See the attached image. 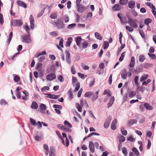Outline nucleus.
<instances>
[{"mask_svg": "<svg viewBox=\"0 0 156 156\" xmlns=\"http://www.w3.org/2000/svg\"><path fill=\"white\" fill-rule=\"evenodd\" d=\"M139 34L141 35L142 37L144 39H145V34H144L143 30H139Z\"/></svg>", "mask_w": 156, "mask_h": 156, "instance_id": "nucleus-36", "label": "nucleus"}, {"mask_svg": "<svg viewBox=\"0 0 156 156\" xmlns=\"http://www.w3.org/2000/svg\"><path fill=\"white\" fill-rule=\"evenodd\" d=\"M58 128L63 131L64 130L65 127L62 124H58L57 126Z\"/></svg>", "mask_w": 156, "mask_h": 156, "instance_id": "nucleus-51", "label": "nucleus"}, {"mask_svg": "<svg viewBox=\"0 0 156 156\" xmlns=\"http://www.w3.org/2000/svg\"><path fill=\"white\" fill-rule=\"evenodd\" d=\"M45 58L44 56H41L38 58V61L39 62H41L45 59Z\"/></svg>", "mask_w": 156, "mask_h": 156, "instance_id": "nucleus-56", "label": "nucleus"}, {"mask_svg": "<svg viewBox=\"0 0 156 156\" xmlns=\"http://www.w3.org/2000/svg\"><path fill=\"white\" fill-rule=\"evenodd\" d=\"M52 23L53 24L55 23V26L58 30L64 29L65 27V25L61 18H58L56 21H54Z\"/></svg>", "mask_w": 156, "mask_h": 156, "instance_id": "nucleus-1", "label": "nucleus"}, {"mask_svg": "<svg viewBox=\"0 0 156 156\" xmlns=\"http://www.w3.org/2000/svg\"><path fill=\"white\" fill-rule=\"evenodd\" d=\"M77 8V11L81 13H83V11L85 9V8L84 7V6L82 4H81L80 5H79L78 7H76Z\"/></svg>", "mask_w": 156, "mask_h": 156, "instance_id": "nucleus-13", "label": "nucleus"}, {"mask_svg": "<svg viewBox=\"0 0 156 156\" xmlns=\"http://www.w3.org/2000/svg\"><path fill=\"white\" fill-rule=\"evenodd\" d=\"M93 91H87L85 93L84 96L90 98H91V96L93 95Z\"/></svg>", "mask_w": 156, "mask_h": 156, "instance_id": "nucleus-21", "label": "nucleus"}, {"mask_svg": "<svg viewBox=\"0 0 156 156\" xmlns=\"http://www.w3.org/2000/svg\"><path fill=\"white\" fill-rule=\"evenodd\" d=\"M73 39V38L71 37H69L68 38L67 42L66 43V45L67 47H69L70 46L72 42Z\"/></svg>", "mask_w": 156, "mask_h": 156, "instance_id": "nucleus-19", "label": "nucleus"}, {"mask_svg": "<svg viewBox=\"0 0 156 156\" xmlns=\"http://www.w3.org/2000/svg\"><path fill=\"white\" fill-rule=\"evenodd\" d=\"M38 107V105L37 103L35 101H33L31 105V108L32 109H37Z\"/></svg>", "mask_w": 156, "mask_h": 156, "instance_id": "nucleus-20", "label": "nucleus"}, {"mask_svg": "<svg viewBox=\"0 0 156 156\" xmlns=\"http://www.w3.org/2000/svg\"><path fill=\"white\" fill-rule=\"evenodd\" d=\"M30 121L31 122V124L34 126H36L37 125V123L36 121L34 120L33 119L30 118Z\"/></svg>", "mask_w": 156, "mask_h": 156, "instance_id": "nucleus-44", "label": "nucleus"}, {"mask_svg": "<svg viewBox=\"0 0 156 156\" xmlns=\"http://www.w3.org/2000/svg\"><path fill=\"white\" fill-rule=\"evenodd\" d=\"M64 124L65 125L71 128L72 127V125L67 120H65L64 121Z\"/></svg>", "mask_w": 156, "mask_h": 156, "instance_id": "nucleus-45", "label": "nucleus"}, {"mask_svg": "<svg viewBox=\"0 0 156 156\" xmlns=\"http://www.w3.org/2000/svg\"><path fill=\"white\" fill-rule=\"evenodd\" d=\"M127 140L128 141L132 142L135 140V139L131 135H130L127 138Z\"/></svg>", "mask_w": 156, "mask_h": 156, "instance_id": "nucleus-62", "label": "nucleus"}, {"mask_svg": "<svg viewBox=\"0 0 156 156\" xmlns=\"http://www.w3.org/2000/svg\"><path fill=\"white\" fill-rule=\"evenodd\" d=\"M22 39L23 41L27 43H30L32 42V40L30 37L29 35L26 34L24 36H22Z\"/></svg>", "mask_w": 156, "mask_h": 156, "instance_id": "nucleus-3", "label": "nucleus"}, {"mask_svg": "<svg viewBox=\"0 0 156 156\" xmlns=\"http://www.w3.org/2000/svg\"><path fill=\"white\" fill-rule=\"evenodd\" d=\"M137 120L136 119H132L129 120L128 124L129 126L132 125L134 124H136L137 122Z\"/></svg>", "mask_w": 156, "mask_h": 156, "instance_id": "nucleus-17", "label": "nucleus"}, {"mask_svg": "<svg viewBox=\"0 0 156 156\" xmlns=\"http://www.w3.org/2000/svg\"><path fill=\"white\" fill-rule=\"evenodd\" d=\"M117 119H115L112 121L111 124V128L113 130H115L116 129Z\"/></svg>", "mask_w": 156, "mask_h": 156, "instance_id": "nucleus-10", "label": "nucleus"}, {"mask_svg": "<svg viewBox=\"0 0 156 156\" xmlns=\"http://www.w3.org/2000/svg\"><path fill=\"white\" fill-rule=\"evenodd\" d=\"M125 44H124L123 45H121L120 48H118V51L117 52V55H119V53L121 52L122 50L125 47Z\"/></svg>", "mask_w": 156, "mask_h": 156, "instance_id": "nucleus-31", "label": "nucleus"}, {"mask_svg": "<svg viewBox=\"0 0 156 156\" xmlns=\"http://www.w3.org/2000/svg\"><path fill=\"white\" fill-rule=\"evenodd\" d=\"M42 138V137L39 135H36L35 136V139L37 141H40Z\"/></svg>", "mask_w": 156, "mask_h": 156, "instance_id": "nucleus-55", "label": "nucleus"}, {"mask_svg": "<svg viewBox=\"0 0 156 156\" xmlns=\"http://www.w3.org/2000/svg\"><path fill=\"white\" fill-rule=\"evenodd\" d=\"M112 119L111 116H109L107 118L104 124V127L105 128L107 129L108 128L110 123Z\"/></svg>", "mask_w": 156, "mask_h": 156, "instance_id": "nucleus-4", "label": "nucleus"}, {"mask_svg": "<svg viewBox=\"0 0 156 156\" xmlns=\"http://www.w3.org/2000/svg\"><path fill=\"white\" fill-rule=\"evenodd\" d=\"M143 65L141 64L140 65H138L136 68L135 70V72L136 74H139L143 70Z\"/></svg>", "mask_w": 156, "mask_h": 156, "instance_id": "nucleus-9", "label": "nucleus"}, {"mask_svg": "<svg viewBox=\"0 0 156 156\" xmlns=\"http://www.w3.org/2000/svg\"><path fill=\"white\" fill-rule=\"evenodd\" d=\"M12 76H14L13 80L16 82H18L20 80V77L15 74H13Z\"/></svg>", "mask_w": 156, "mask_h": 156, "instance_id": "nucleus-25", "label": "nucleus"}, {"mask_svg": "<svg viewBox=\"0 0 156 156\" xmlns=\"http://www.w3.org/2000/svg\"><path fill=\"white\" fill-rule=\"evenodd\" d=\"M82 39L81 36L77 37L76 38V42L77 46L80 47V44Z\"/></svg>", "mask_w": 156, "mask_h": 156, "instance_id": "nucleus-14", "label": "nucleus"}, {"mask_svg": "<svg viewBox=\"0 0 156 156\" xmlns=\"http://www.w3.org/2000/svg\"><path fill=\"white\" fill-rule=\"evenodd\" d=\"M121 132L122 134L126 136L127 134V131L126 130L124 129V128L123 127H122L121 129Z\"/></svg>", "mask_w": 156, "mask_h": 156, "instance_id": "nucleus-38", "label": "nucleus"}, {"mask_svg": "<svg viewBox=\"0 0 156 156\" xmlns=\"http://www.w3.org/2000/svg\"><path fill=\"white\" fill-rule=\"evenodd\" d=\"M109 45V43L107 41H104L103 43V49L105 50L108 47Z\"/></svg>", "mask_w": 156, "mask_h": 156, "instance_id": "nucleus-32", "label": "nucleus"}, {"mask_svg": "<svg viewBox=\"0 0 156 156\" xmlns=\"http://www.w3.org/2000/svg\"><path fill=\"white\" fill-rule=\"evenodd\" d=\"M50 69L52 73L55 72L56 70L55 66L54 64L51 65L50 67Z\"/></svg>", "mask_w": 156, "mask_h": 156, "instance_id": "nucleus-37", "label": "nucleus"}, {"mask_svg": "<svg viewBox=\"0 0 156 156\" xmlns=\"http://www.w3.org/2000/svg\"><path fill=\"white\" fill-rule=\"evenodd\" d=\"M126 28L127 30H128L129 32H132L133 30V29L128 26H126Z\"/></svg>", "mask_w": 156, "mask_h": 156, "instance_id": "nucleus-63", "label": "nucleus"}, {"mask_svg": "<svg viewBox=\"0 0 156 156\" xmlns=\"http://www.w3.org/2000/svg\"><path fill=\"white\" fill-rule=\"evenodd\" d=\"M82 47L81 48V50H82L83 49L87 48L88 45V44L86 41H85L83 42L82 44Z\"/></svg>", "mask_w": 156, "mask_h": 156, "instance_id": "nucleus-22", "label": "nucleus"}, {"mask_svg": "<svg viewBox=\"0 0 156 156\" xmlns=\"http://www.w3.org/2000/svg\"><path fill=\"white\" fill-rule=\"evenodd\" d=\"M65 53L66 55V61L68 63L70 64L71 62V61L69 51L68 50H66L65 51Z\"/></svg>", "mask_w": 156, "mask_h": 156, "instance_id": "nucleus-6", "label": "nucleus"}, {"mask_svg": "<svg viewBox=\"0 0 156 156\" xmlns=\"http://www.w3.org/2000/svg\"><path fill=\"white\" fill-rule=\"evenodd\" d=\"M53 107L55 109H58L59 110H62V107L60 105L54 104L53 105Z\"/></svg>", "mask_w": 156, "mask_h": 156, "instance_id": "nucleus-41", "label": "nucleus"}, {"mask_svg": "<svg viewBox=\"0 0 156 156\" xmlns=\"http://www.w3.org/2000/svg\"><path fill=\"white\" fill-rule=\"evenodd\" d=\"M56 78V76L54 73H51L47 75L46 78L48 80L51 81Z\"/></svg>", "mask_w": 156, "mask_h": 156, "instance_id": "nucleus-5", "label": "nucleus"}, {"mask_svg": "<svg viewBox=\"0 0 156 156\" xmlns=\"http://www.w3.org/2000/svg\"><path fill=\"white\" fill-rule=\"evenodd\" d=\"M45 9V8L44 7L41 10L40 12L37 14V18L40 17L43 15V13L44 12Z\"/></svg>", "mask_w": 156, "mask_h": 156, "instance_id": "nucleus-42", "label": "nucleus"}, {"mask_svg": "<svg viewBox=\"0 0 156 156\" xmlns=\"http://www.w3.org/2000/svg\"><path fill=\"white\" fill-rule=\"evenodd\" d=\"M144 105L147 110H151L153 109V107L152 106L147 103H145L144 104Z\"/></svg>", "mask_w": 156, "mask_h": 156, "instance_id": "nucleus-16", "label": "nucleus"}, {"mask_svg": "<svg viewBox=\"0 0 156 156\" xmlns=\"http://www.w3.org/2000/svg\"><path fill=\"white\" fill-rule=\"evenodd\" d=\"M127 20V18L126 17L123 16L122 17V21H121L120 22L122 23H128Z\"/></svg>", "mask_w": 156, "mask_h": 156, "instance_id": "nucleus-49", "label": "nucleus"}, {"mask_svg": "<svg viewBox=\"0 0 156 156\" xmlns=\"http://www.w3.org/2000/svg\"><path fill=\"white\" fill-rule=\"evenodd\" d=\"M122 153L124 155V156H127L128 154L127 150L126 148L123 147L122 149Z\"/></svg>", "mask_w": 156, "mask_h": 156, "instance_id": "nucleus-33", "label": "nucleus"}, {"mask_svg": "<svg viewBox=\"0 0 156 156\" xmlns=\"http://www.w3.org/2000/svg\"><path fill=\"white\" fill-rule=\"evenodd\" d=\"M80 83L79 82H77L76 84V86L75 87L74 91L76 92L77 91H78L80 88Z\"/></svg>", "mask_w": 156, "mask_h": 156, "instance_id": "nucleus-50", "label": "nucleus"}, {"mask_svg": "<svg viewBox=\"0 0 156 156\" xmlns=\"http://www.w3.org/2000/svg\"><path fill=\"white\" fill-rule=\"evenodd\" d=\"M29 20L30 23V28L31 29L33 30L34 28V16L32 15L30 16Z\"/></svg>", "mask_w": 156, "mask_h": 156, "instance_id": "nucleus-8", "label": "nucleus"}, {"mask_svg": "<svg viewBox=\"0 0 156 156\" xmlns=\"http://www.w3.org/2000/svg\"><path fill=\"white\" fill-rule=\"evenodd\" d=\"M76 106L77 108L78 111L80 112H81L82 111V108L78 103H76Z\"/></svg>", "mask_w": 156, "mask_h": 156, "instance_id": "nucleus-34", "label": "nucleus"}, {"mask_svg": "<svg viewBox=\"0 0 156 156\" xmlns=\"http://www.w3.org/2000/svg\"><path fill=\"white\" fill-rule=\"evenodd\" d=\"M93 135L99 136L100 135V134L99 133H97L93 132V133H91L90 134H89L88 135V137H89Z\"/></svg>", "mask_w": 156, "mask_h": 156, "instance_id": "nucleus-57", "label": "nucleus"}, {"mask_svg": "<svg viewBox=\"0 0 156 156\" xmlns=\"http://www.w3.org/2000/svg\"><path fill=\"white\" fill-rule=\"evenodd\" d=\"M71 70L72 73L73 74H75L76 73V71L75 69V68L74 67V66H73L71 68Z\"/></svg>", "mask_w": 156, "mask_h": 156, "instance_id": "nucleus-64", "label": "nucleus"}, {"mask_svg": "<svg viewBox=\"0 0 156 156\" xmlns=\"http://www.w3.org/2000/svg\"><path fill=\"white\" fill-rule=\"evenodd\" d=\"M135 2L133 0H130L129 1L128 3V6L130 9H132L135 6Z\"/></svg>", "mask_w": 156, "mask_h": 156, "instance_id": "nucleus-15", "label": "nucleus"}, {"mask_svg": "<svg viewBox=\"0 0 156 156\" xmlns=\"http://www.w3.org/2000/svg\"><path fill=\"white\" fill-rule=\"evenodd\" d=\"M128 2V0H120L119 3L122 5H126Z\"/></svg>", "mask_w": 156, "mask_h": 156, "instance_id": "nucleus-35", "label": "nucleus"}, {"mask_svg": "<svg viewBox=\"0 0 156 156\" xmlns=\"http://www.w3.org/2000/svg\"><path fill=\"white\" fill-rule=\"evenodd\" d=\"M63 38H62L59 41V45L61 47L63 48L64 46H63Z\"/></svg>", "mask_w": 156, "mask_h": 156, "instance_id": "nucleus-60", "label": "nucleus"}, {"mask_svg": "<svg viewBox=\"0 0 156 156\" xmlns=\"http://www.w3.org/2000/svg\"><path fill=\"white\" fill-rule=\"evenodd\" d=\"M148 77V76L147 74H143L141 77L140 78V81L141 82H143L144 81L146 80Z\"/></svg>", "mask_w": 156, "mask_h": 156, "instance_id": "nucleus-23", "label": "nucleus"}, {"mask_svg": "<svg viewBox=\"0 0 156 156\" xmlns=\"http://www.w3.org/2000/svg\"><path fill=\"white\" fill-rule=\"evenodd\" d=\"M137 20L135 19L134 20H131L129 22H128V23L133 28L136 29L137 28L138 26L136 23Z\"/></svg>", "mask_w": 156, "mask_h": 156, "instance_id": "nucleus-7", "label": "nucleus"}, {"mask_svg": "<svg viewBox=\"0 0 156 156\" xmlns=\"http://www.w3.org/2000/svg\"><path fill=\"white\" fill-rule=\"evenodd\" d=\"M112 74H110L109 77L108 79V83L109 85H111L112 83Z\"/></svg>", "mask_w": 156, "mask_h": 156, "instance_id": "nucleus-61", "label": "nucleus"}, {"mask_svg": "<svg viewBox=\"0 0 156 156\" xmlns=\"http://www.w3.org/2000/svg\"><path fill=\"white\" fill-rule=\"evenodd\" d=\"M68 94L69 95V97L70 98V100H71L73 98V95L72 92V89L70 88L68 92Z\"/></svg>", "mask_w": 156, "mask_h": 156, "instance_id": "nucleus-28", "label": "nucleus"}, {"mask_svg": "<svg viewBox=\"0 0 156 156\" xmlns=\"http://www.w3.org/2000/svg\"><path fill=\"white\" fill-rule=\"evenodd\" d=\"M126 53V51H124L122 53L119 59V61L120 62H121L123 60L124 58L125 57Z\"/></svg>", "mask_w": 156, "mask_h": 156, "instance_id": "nucleus-30", "label": "nucleus"}, {"mask_svg": "<svg viewBox=\"0 0 156 156\" xmlns=\"http://www.w3.org/2000/svg\"><path fill=\"white\" fill-rule=\"evenodd\" d=\"M95 37L98 40H101L102 39V37L101 35L97 32H96L94 34Z\"/></svg>", "mask_w": 156, "mask_h": 156, "instance_id": "nucleus-27", "label": "nucleus"}, {"mask_svg": "<svg viewBox=\"0 0 156 156\" xmlns=\"http://www.w3.org/2000/svg\"><path fill=\"white\" fill-rule=\"evenodd\" d=\"M89 147L90 152L93 153L94 152V147L93 142L92 141L89 142Z\"/></svg>", "mask_w": 156, "mask_h": 156, "instance_id": "nucleus-12", "label": "nucleus"}, {"mask_svg": "<svg viewBox=\"0 0 156 156\" xmlns=\"http://www.w3.org/2000/svg\"><path fill=\"white\" fill-rule=\"evenodd\" d=\"M151 22L152 20L149 18L145 19L144 21V24L146 25H148L149 23H151Z\"/></svg>", "mask_w": 156, "mask_h": 156, "instance_id": "nucleus-29", "label": "nucleus"}, {"mask_svg": "<svg viewBox=\"0 0 156 156\" xmlns=\"http://www.w3.org/2000/svg\"><path fill=\"white\" fill-rule=\"evenodd\" d=\"M50 34L54 37H55L58 35L57 32L56 31H54L51 32L50 33Z\"/></svg>", "mask_w": 156, "mask_h": 156, "instance_id": "nucleus-59", "label": "nucleus"}, {"mask_svg": "<svg viewBox=\"0 0 156 156\" xmlns=\"http://www.w3.org/2000/svg\"><path fill=\"white\" fill-rule=\"evenodd\" d=\"M50 17L52 19H56L57 18V14L56 13H54L51 14Z\"/></svg>", "mask_w": 156, "mask_h": 156, "instance_id": "nucleus-39", "label": "nucleus"}, {"mask_svg": "<svg viewBox=\"0 0 156 156\" xmlns=\"http://www.w3.org/2000/svg\"><path fill=\"white\" fill-rule=\"evenodd\" d=\"M49 89V87L48 86H44L41 89V91L42 92H44L45 90H48Z\"/></svg>", "mask_w": 156, "mask_h": 156, "instance_id": "nucleus-52", "label": "nucleus"}, {"mask_svg": "<svg viewBox=\"0 0 156 156\" xmlns=\"http://www.w3.org/2000/svg\"><path fill=\"white\" fill-rule=\"evenodd\" d=\"M17 3L18 5L24 8H26L27 7V4L23 2L18 0L17 1Z\"/></svg>", "mask_w": 156, "mask_h": 156, "instance_id": "nucleus-11", "label": "nucleus"}, {"mask_svg": "<svg viewBox=\"0 0 156 156\" xmlns=\"http://www.w3.org/2000/svg\"><path fill=\"white\" fill-rule=\"evenodd\" d=\"M136 93L135 91H132L129 94V96L130 98H132L135 96Z\"/></svg>", "mask_w": 156, "mask_h": 156, "instance_id": "nucleus-40", "label": "nucleus"}, {"mask_svg": "<svg viewBox=\"0 0 156 156\" xmlns=\"http://www.w3.org/2000/svg\"><path fill=\"white\" fill-rule=\"evenodd\" d=\"M40 108L43 111H45L46 109V105L43 104H41L40 105Z\"/></svg>", "mask_w": 156, "mask_h": 156, "instance_id": "nucleus-48", "label": "nucleus"}, {"mask_svg": "<svg viewBox=\"0 0 156 156\" xmlns=\"http://www.w3.org/2000/svg\"><path fill=\"white\" fill-rule=\"evenodd\" d=\"M132 150L133 152L135 154L136 156H138L140 154L138 150L135 147H133L132 148Z\"/></svg>", "mask_w": 156, "mask_h": 156, "instance_id": "nucleus-26", "label": "nucleus"}, {"mask_svg": "<svg viewBox=\"0 0 156 156\" xmlns=\"http://www.w3.org/2000/svg\"><path fill=\"white\" fill-rule=\"evenodd\" d=\"M50 151L49 154V156H55V154L54 153V151L52 148H51V147H50Z\"/></svg>", "mask_w": 156, "mask_h": 156, "instance_id": "nucleus-47", "label": "nucleus"}, {"mask_svg": "<svg viewBox=\"0 0 156 156\" xmlns=\"http://www.w3.org/2000/svg\"><path fill=\"white\" fill-rule=\"evenodd\" d=\"M57 78L61 82H63L64 81V78L62 75H60L58 76Z\"/></svg>", "mask_w": 156, "mask_h": 156, "instance_id": "nucleus-53", "label": "nucleus"}, {"mask_svg": "<svg viewBox=\"0 0 156 156\" xmlns=\"http://www.w3.org/2000/svg\"><path fill=\"white\" fill-rule=\"evenodd\" d=\"M0 104L1 105H6L7 104V102L4 99H2L0 101Z\"/></svg>", "mask_w": 156, "mask_h": 156, "instance_id": "nucleus-58", "label": "nucleus"}, {"mask_svg": "<svg viewBox=\"0 0 156 156\" xmlns=\"http://www.w3.org/2000/svg\"><path fill=\"white\" fill-rule=\"evenodd\" d=\"M76 24L75 23H73L71 24H70L67 26V28L68 29H71L76 27Z\"/></svg>", "mask_w": 156, "mask_h": 156, "instance_id": "nucleus-46", "label": "nucleus"}, {"mask_svg": "<svg viewBox=\"0 0 156 156\" xmlns=\"http://www.w3.org/2000/svg\"><path fill=\"white\" fill-rule=\"evenodd\" d=\"M23 23L22 20L20 19L14 20L11 22L12 25L14 27H20L23 24Z\"/></svg>", "mask_w": 156, "mask_h": 156, "instance_id": "nucleus-2", "label": "nucleus"}, {"mask_svg": "<svg viewBox=\"0 0 156 156\" xmlns=\"http://www.w3.org/2000/svg\"><path fill=\"white\" fill-rule=\"evenodd\" d=\"M112 9L114 11H119L121 9V7L119 4H116L113 5Z\"/></svg>", "mask_w": 156, "mask_h": 156, "instance_id": "nucleus-18", "label": "nucleus"}, {"mask_svg": "<svg viewBox=\"0 0 156 156\" xmlns=\"http://www.w3.org/2000/svg\"><path fill=\"white\" fill-rule=\"evenodd\" d=\"M145 58L144 55H141L139 56V60L140 62H142L144 61Z\"/></svg>", "mask_w": 156, "mask_h": 156, "instance_id": "nucleus-43", "label": "nucleus"}, {"mask_svg": "<svg viewBox=\"0 0 156 156\" xmlns=\"http://www.w3.org/2000/svg\"><path fill=\"white\" fill-rule=\"evenodd\" d=\"M42 64L40 63H37L36 66V68L37 70H38L39 69H41V67L42 66Z\"/></svg>", "mask_w": 156, "mask_h": 156, "instance_id": "nucleus-54", "label": "nucleus"}, {"mask_svg": "<svg viewBox=\"0 0 156 156\" xmlns=\"http://www.w3.org/2000/svg\"><path fill=\"white\" fill-rule=\"evenodd\" d=\"M145 5L149 6L151 9H156L155 7L150 2H147L145 3Z\"/></svg>", "mask_w": 156, "mask_h": 156, "instance_id": "nucleus-24", "label": "nucleus"}]
</instances>
